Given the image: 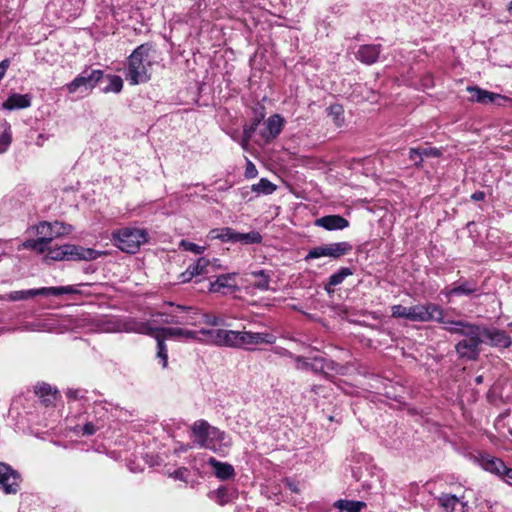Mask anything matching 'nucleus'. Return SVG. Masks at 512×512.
Instances as JSON below:
<instances>
[{"label":"nucleus","mask_w":512,"mask_h":512,"mask_svg":"<svg viewBox=\"0 0 512 512\" xmlns=\"http://www.w3.org/2000/svg\"><path fill=\"white\" fill-rule=\"evenodd\" d=\"M444 329L451 334L464 337L455 345V351L460 358L477 360L480 354V346L484 342L481 337L480 325L463 320H451Z\"/></svg>","instance_id":"f257e3e1"},{"label":"nucleus","mask_w":512,"mask_h":512,"mask_svg":"<svg viewBox=\"0 0 512 512\" xmlns=\"http://www.w3.org/2000/svg\"><path fill=\"white\" fill-rule=\"evenodd\" d=\"M151 46L147 43L138 46L128 57L125 78L131 85L146 83L151 78L152 66L149 54Z\"/></svg>","instance_id":"f03ea898"},{"label":"nucleus","mask_w":512,"mask_h":512,"mask_svg":"<svg viewBox=\"0 0 512 512\" xmlns=\"http://www.w3.org/2000/svg\"><path fill=\"white\" fill-rule=\"evenodd\" d=\"M148 232L137 227H122L112 232L113 244L122 252L134 254L148 242Z\"/></svg>","instance_id":"7ed1b4c3"},{"label":"nucleus","mask_w":512,"mask_h":512,"mask_svg":"<svg viewBox=\"0 0 512 512\" xmlns=\"http://www.w3.org/2000/svg\"><path fill=\"white\" fill-rule=\"evenodd\" d=\"M102 255V252L80 245L64 244L49 249L46 254L47 260L53 261H92Z\"/></svg>","instance_id":"20e7f679"},{"label":"nucleus","mask_w":512,"mask_h":512,"mask_svg":"<svg viewBox=\"0 0 512 512\" xmlns=\"http://www.w3.org/2000/svg\"><path fill=\"white\" fill-rule=\"evenodd\" d=\"M79 290L73 286H59V287H42L37 289H28L20 291H12L2 296L1 299L8 301H23L35 296H61L64 294H77Z\"/></svg>","instance_id":"39448f33"},{"label":"nucleus","mask_w":512,"mask_h":512,"mask_svg":"<svg viewBox=\"0 0 512 512\" xmlns=\"http://www.w3.org/2000/svg\"><path fill=\"white\" fill-rule=\"evenodd\" d=\"M410 321L414 322H438L447 326V322L450 320L445 319L444 317V309L432 302H428L425 304H417L411 306V317Z\"/></svg>","instance_id":"423d86ee"},{"label":"nucleus","mask_w":512,"mask_h":512,"mask_svg":"<svg viewBox=\"0 0 512 512\" xmlns=\"http://www.w3.org/2000/svg\"><path fill=\"white\" fill-rule=\"evenodd\" d=\"M448 302L455 297H475L480 295V287L475 279L460 278L441 290Z\"/></svg>","instance_id":"0eeeda50"},{"label":"nucleus","mask_w":512,"mask_h":512,"mask_svg":"<svg viewBox=\"0 0 512 512\" xmlns=\"http://www.w3.org/2000/svg\"><path fill=\"white\" fill-rule=\"evenodd\" d=\"M136 332L153 335L155 332L160 334L164 339L177 338L195 341L198 339V333L196 330H188L183 328H157L151 325V322H141L137 325Z\"/></svg>","instance_id":"6e6552de"},{"label":"nucleus","mask_w":512,"mask_h":512,"mask_svg":"<svg viewBox=\"0 0 512 512\" xmlns=\"http://www.w3.org/2000/svg\"><path fill=\"white\" fill-rule=\"evenodd\" d=\"M104 73L99 69H84L74 80L66 85L69 93L77 91H91L98 82L103 78Z\"/></svg>","instance_id":"1a4fd4ad"},{"label":"nucleus","mask_w":512,"mask_h":512,"mask_svg":"<svg viewBox=\"0 0 512 512\" xmlns=\"http://www.w3.org/2000/svg\"><path fill=\"white\" fill-rule=\"evenodd\" d=\"M352 249V244L346 241L317 246L309 250L304 260L309 261L320 257H331L337 259L341 256L347 255L352 251Z\"/></svg>","instance_id":"9d476101"},{"label":"nucleus","mask_w":512,"mask_h":512,"mask_svg":"<svg viewBox=\"0 0 512 512\" xmlns=\"http://www.w3.org/2000/svg\"><path fill=\"white\" fill-rule=\"evenodd\" d=\"M344 367L330 358L314 356L310 358L309 370L321 375L327 380L332 379V373L342 374Z\"/></svg>","instance_id":"9b49d317"},{"label":"nucleus","mask_w":512,"mask_h":512,"mask_svg":"<svg viewBox=\"0 0 512 512\" xmlns=\"http://www.w3.org/2000/svg\"><path fill=\"white\" fill-rule=\"evenodd\" d=\"M437 505L442 512H472L469 501L464 496H456L451 493H441L436 497Z\"/></svg>","instance_id":"f8f14e48"},{"label":"nucleus","mask_w":512,"mask_h":512,"mask_svg":"<svg viewBox=\"0 0 512 512\" xmlns=\"http://www.w3.org/2000/svg\"><path fill=\"white\" fill-rule=\"evenodd\" d=\"M275 341L276 337L272 333L239 331L238 348L252 350L255 345L262 343L271 345Z\"/></svg>","instance_id":"ddd939ff"},{"label":"nucleus","mask_w":512,"mask_h":512,"mask_svg":"<svg viewBox=\"0 0 512 512\" xmlns=\"http://www.w3.org/2000/svg\"><path fill=\"white\" fill-rule=\"evenodd\" d=\"M214 271V265L206 257H200L198 260L190 264L187 269L179 275L182 283L191 281L194 277L205 278L208 274Z\"/></svg>","instance_id":"4468645a"},{"label":"nucleus","mask_w":512,"mask_h":512,"mask_svg":"<svg viewBox=\"0 0 512 512\" xmlns=\"http://www.w3.org/2000/svg\"><path fill=\"white\" fill-rule=\"evenodd\" d=\"M20 475L11 466L0 462V489L6 494H16L19 490Z\"/></svg>","instance_id":"2eb2a0df"},{"label":"nucleus","mask_w":512,"mask_h":512,"mask_svg":"<svg viewBox=\"0 0 512 512\" xmlns=\"http://www.w3.org/2000/svg\"><path fill=\"white\" fill-rule=\"evenodd\" d=\"M36 231L38 235L49 238L52 242L54 238L70 234L73 231V227L70 224H65L63 222L55 221L50 223L44 221L37 225Z\"/></svg>","instance_id":"dca6fc26"},{"label":"nucleus","mask_w":512,"mask_h":512,"mask_svg":"<svg viewBox=\"0 0 512 512\" xmlns=\"http://www.w3.org/2000/svg\"><path fill=\"white\" fill-rule=\"evenodd\" d=\"M467 91L471 95L470 100L480 104L495 103L501 106L504 104V102L509 101V99L505 96L484 90L478 86H469L467 87Z\"/></svg>","instance_id":"f3484780"},{"label":"nucleus","mask_w":512,"mask_h":512,"mask_svg":"<svg viewBox=\"0 0 512 512\" xmlns=\"http://www.w3.org/2000/svg\"><path fill=\"white\" fill-rule=\"evenodd\" d=\"M208 446L205 449H209L215 453H225L232 445L231 438L220 429L212 427L210 435L207 439Z\"/></svg>","instance_id":"a211bd4d"},{"label":"nucleus","mask_w":512,"mask_h":512,"mask_svg":"<svg viewBox=\"0 0 512 512\" xmlns=\"http://www.w3.org/2000/svg\"><path fill=\"white\" fill-rule=\"evenodd\" d=\"M481 337L486 341L489 345L507 348L511 345L512 340L511 337L504 330H499L496 328H487L485 326L480 325Z\"/></svg>","instance_id":"6ab92c4d"},{"label":"nucleus","mask_w":512,"mask_h":512,"mask_svg":"<svg viewBox=\"0 0 512 512\" xmlns=\"http://www.w3.org/2000/svg\"><path fill=\"white\" fill-rule=\"evenodd\" d=\"M236 276V273L219 275L214 281L210 282L209 291L214 293L221 292L223 294L237 291Z\"/></svg>","instance_id":"aec40b11"},{"label":"nucleus","mask_w":512,"mask_h":512,"mask_svg":"<svg viewBox=\"0 0 512 512\" xmlns=\"http://www.w3.org/2000/svg\"><path fill=\"white\" fill-rule=\"evenodd\" d=\"M284 119L279 114L270 116L265 122L260 134L266 143L274 140L282 131Z\"/></svg>","instance_id":"412c9836"},{"label":"nucleus","mask_w":512,"mask_h":512,"mask_svg":"<svg viewBox=\"0 0 512 512\" xmlns=\"http://www.w3.org/2000/svg\"><path fill=\"white\" fill-rule=\"evenodd\" d=\"M212 427L206 420L200 419L195 421L191 426L192 436L194 437L193 445L199 448L208 446L207 439Z\"/></svg>","instance_id":"4be33fe9"},{"label":"nucleus","mask_w":512,"mask_h":512,"mask_svg":"<svg viewBox=\"0 0 512 512\" xmlns=\"http://www.w3.org/2000/svg\"><path fill=\"white\" fill-rule=\"evenodd\" d=\"M315 225L328 231L343 230L349 226V221L341 215H326L315 220Z\"/></svg>","instance_id":"5701e85b"},{"label":"nucleus","mask_w":512,"mask_h":512,"mask_svg":"<svg viewBox=\"0 0 512 512\" xmlns=\"http://www.w3.org/2000/svg\"><path fill=\"white\" fill-rule=\"evenodd\" d=\"M381 45L379 44H366L361 45L356 52V58L364 64H374L380 55Z\"/></svg>","instance_id":"b1692460"},{"label":"nucleus","mask_w":512,"mask_h":512,"mask_svg":"<svg viewBox=\"0 0 512 512\" xmlns=\"http://www.w3.org/2000/svg\"><path fill=\"white\" fill-rule=\"evenodd\" d=\"M479 464L485 471L495 474L499 478H502V472L506 466L500 458L489 454L481 455L479 458Z\"/></svg>","instance_id":"393cba45"},{"label":"nucleus","mask_w":512,"mask_h":512,"mask_svg":"<svg viewBox=\"0 0 512 512\" xmlns=\"http://www.w3.org/2000/svg\"><path fill=\"white\" fill-rule=\"evenodd\" d=\"M208 464L213 468L215 476L222 481L231 479L235 475L234 467L229 463L220 462L214 457H210Z\"/></svg>","instance_id":"a878e982"},{"label":"nucleus","mask_w":512,"mask_h":512,"mask_svg":"<svg viewBox=\"0 0 512 512\" xmlns=\"http://www.w3.org/2000/svg\"><path fill=\"white\" fill-rule=\"evenodd\" d=\"M31 106V97L28 94H11L2 104L3 109H25Z\"/></svg>","instance_id":"bb28decb"},{"label":"nucleus","mask_w":512,"mask_h":512,"mask_svg":"<svg viewBox=\"0 0 512 512\" xmlns=\"http://www.w3.org/2000/svg\"><path fill=\"white\" fill-rule=\"evenodd\" d=\"M153 319L150 321L151 325L154 326L155 323H163V324H174L180 325L182 323H187L186 320H180V315L177 311L175 312H166L160 311L152 315Z\"/></svg>","instance_id":"cd10ccee"},{"label":"nucleus","mask_w":512,"mask_h":512,"mask_svg":"<svg viewBox=\"0 0 512 512\" xmlns=\"http://www.w3.org/2000/svg\"><path fill=\"white\" fill-rule=\"evenodd\" d=\"M236 232L237 231L230 227L215 228L209 231L208 238L211 240L217 239L225 243H235Z\"/></svg>","instance_id":"c85d7f7f"},{"label":"nucleus","mask_w":512,"mask_h":512,"mask_svg":"<svg viewBox=\"0 0 512 512\" xmlns=\"http://www.w3.org/2000/svg\"><path fill=\"white\" fill-rule=\"evenodd\" d=\"M353 275V270L349 267H341L337 272L330 275L328 282L325 284V290L328 293L334 291L333 287L341 284L348 276Z\"/></svg>","instance_id":"c756f323"},{"label":"nucleus","mask_w":512,"mask_h":512,"mask_svg":"<svg viewBox=\"0 0 512 512\" xmlns=\"http://www.w3.org/2000/svg\"><path fill=\"white\" fill-rule=\"evenodd\" d=\"M196 333H198V339L195 340L196 342L218 346L219 339L221 338L220 329L202 328L197 330Z\"/></svg>","instance_id":"7c9ffc66"},{"label":"nucleus","mask_w":512,"mask_h":512,"mask_svg":"<svg viewBox=\"0 0 512 512\" xmlns=\"http://www.w3.org/2000/svg\"><path fill=\"white\" fill-rule=\"evenodd\" d=\"M12 141L11 126L5 120L0 118V153H4Z\"/></svg>","instance_id":"2f4dec72"},{"label":"nucleus","mask_w":512,"mask_h":512,"mask_svg":"<svg viewBox=\"0 0 512 512\" xmlns=\"http://www.w3.org/2000/svg\"><path fill=\"white\" fill-rule=\"evenodd\" d=\"M334 507L345 512H361L366 507V503L363 501L339 499L334 503Z\"/></svg>","instance_id":"473e14b6"},{"label":"nucleus","mask_w":512,"mask_h":512,"mask_svg":"<svg viewBox=\"0 0 512 512\" xmlns=\"http://www.w3.org/2000/svg\"><path fill=\"white\" fill-rule=\"evenodd\" d=\"M218 346L238 348L239 331L220 329Z\"/></svg>","instance_id":"72a5a7b5"},{"label":"nucleus","mask_w":512,"mask_h":512,"mask_svg":"<svg viewBox=\"0 0 512 512\" xmlns=\"http://www.w3.org/2000/svg\"><path fill=\"white\" fill-rule=\"evenodd\" d=\"M167 305L171 307H175L177 311L181 313H185L184 315H180V320H186L187 323H182L181 325H196V319L195 315H197L196 309L190 306H183V305H175L172 302H167Z\"/></svg>","instance_id":"f704fd0d"},{"label":"nucleus","mask_w":512,"mask_h":512,"mask_svg":"<svg viewBox=\"0 0 512 512\" xmlns=\"http://www.w3.org/2000/svg\"><path fill=\"white\" fill-rule=\"evenodd\" d=\"M152 336L157 341V354H156V358L159 360L161 366L163 368H166L167 367V363H168V349H167V346L165 344V339L160 334H158L157 332H155Z\"/></svg>","instance_id":"c9c22d12"},{"label":"nucleus","mask_w":512,"mask_h":512,"mask_svg":"<svg viewBox=\"0 0 512 512\" xmlns=\"http://www.w3.org/2000/svg\"><path fill=\"white\" fill-rule=\"evenodd\" d=\"M35 393L38 395L42 402L48 406L55 400V393L52 391V387L49 384L42 383L35 387Z\"/></svg>","instance_id":"e433bc0d"},{"label":"nucleus","mask_w":512,"mask_h":512,"mask_svg":"<svg viewBox=\"0 0 512 512\" xmlns=\"http://www.w3.org/2000/svg\"><path fill=\"white\" fill-rule=\"evenodd\" d=\"M262 242V235L258 231H250L248 233L236 232L235 243L243 245L260 244Z\"/></svg>","instance_id":"4c0bfd02"},{"label":"nucleus","mask_w":512,"mask_h":512,"mask_svg":"<svg viewBox=\"0 0 512 512\" xmlns=\"http://www.w3.org/2000/svg\"><path fill=\"white\" fill-rule=\"evenodd\" d=\"M276 185L267 178H261L258 183L252 185V191L257 194L270 195L276 190Z\"/></svg>","instance_id":"58836bf2"},{"label":"nucleus","mask_w":512,"mask_h":512,"mask_svg":"<svg viewBox=\"0 0 512 512\" xmlns=\"http://www.w3.org/2000/svg\"><path fill=\"white\" fill-rule=\"evenodd\" d=\"M93 418L96 423H102L104 426L105 421L108 419V408L106 403L95 402L92 409Z\"/></svg>","instance_id":"ea45409f"},{"label":"nucleus","mask_w":512,"mask_h":512,"mask_svg":"<svg viewBox=\"0 0 512 512\" xmlns=\"http://www.w3.org/2000/svg\"><path fill=\"white\" fill-rule=\"evenodd\" d=\"M261 119L256 118L250 125H245L243 128V134L241 138V146L243 148H246V146L249 144L253 134L257 130V127L260 123Z\"/></svg>","instance_id":"a19ab883"},{"label":"nucleus","mask_w":512,"mask_h":512,"mask_svg":"<svg viewBox=\"0 0 512 512\" xmlns=\"http://www.w3.org/2000/svg\"><path fill=\"white\" fill-rule=\"evenodd\" d=\"M108 85L105 86L102 91L104 93L114 92L119 93L123 88V80L118 75H108Z\"/></svg>","instance_id":"79ce46f5"},{"label":"nucleus","mask_w":512,"mask_h":512,"mask_svg":"<svg viewBox=\"0 0 512 512\" xmlns=\"http://www.w3.org/2000/svg\"><path fill=\"white\" fill-rule=\"evenodd\" d=\"M328 115L333 118L337 126H341L344 122V109L340 104H332L327 108Z\"/></svg>","instance_id":"37998d69"},{"label":"nucleus","mask_w":512,"mask_h":512,"mask_svg":"<svg viewBox=\"0 0 512 512\" xmlns=\"http://www.w3.org/2000/svg\"><path fill=\"white\" fill-rule=\"evenodd\" d=\"M209 497L218 502L220 505H224L229 501L227 489L225 487H219L218 489L210 492Z\"/></svg>","instance_id":"c03bdc74"},{"label":"nucleus","mask_w":512,"mask_h":512,"mask_svg":"<svg viewBox=\"0 0 512 512\" xmlns=\"http://www.w3.org/2000/svg\"><path fill=\"white\" fill-rule=\"evenodd\" d=\"M392 316L394 318H404L410 321L411 317V306L405 307L403 305L392 306Z\"/></svg>","instance_id":"a18cd8bd"},{"label":"nucleus","mask_w":512,"mask_h":512,"mask_svg":"<svg viewBox=\"0 0 512 512\" xmlns=\"http://www.w3.org/2000/svg\"><path fill=\"white\" fill-rule=\"evenodd\" d=\"M102 423H96L93 420L87 421L81 428L82 435L91 436L102 429Z\"/></svg>","instance_id":"49530a36"},{"label":"nucleus","mask_w":512,"mask_h":512,"mask_svg":"<svg viewBox=\"0 0 512 512\" xmlns=\"http://www.w3.org/2000/svg\"><path fill=\"white\" fill-rule=\"evenodd\" d=\"M180 247L183 248L185 251H189L197 255L204 253V251L206 250L205 246H200L187 240H182L180 242Z\"/></svg>","instance_id":"de8ad7c7"},{"label":"nucleus","mask_w":512,"mask_h":512,"mask_svg":"<svg viewBox=\"0 0 512 512\" xmlns=\"http://www.w3.org/2000/svg\"><path fill=\"white\" fill-rule=\"evenodd\" d=\"M295 368L300 371H309L310 357L294 355Z\"/></svg>","instance_id":"09e8293b"},{"label":"nucleus","mask_w":512,"mask_h":512,"mask_svg":"<svg viewBox=\"0 0 512 512\" xmlns=\"http://www.w3.org/2000/svg\"><path fill=\"white\" fill-rule=\"evenodd\" d=\"M408 157L411 161H413L414 165L417 168H421L423 166V159L422 155L420 154V147L410 148Z\"/></svg>","instance_id":"8fccbe9b"},{"label":"nucleus","mask_w":512,"mask_h":512,"mask_svg":"<svg viewBox=\"0 0 512 512\" xmlns=\"http://www.w3.org/2000/svg\"><path fill=\"white\" fill-rule=\"evenodd\" d=\"M51 241L49 238H46L44 236H40L38 239H36V246L35 251L38 253H44L49 251L50 249Z\"/></svg>","instance_id":"3c124183"},{"label":"nucleus","mask_w":512,"mask_h":512,"mask_svg":"<svg viewBox=\"0 0 512 512\" xmlns=\"http://www.w3.org/2000/svg\"><path fill=\"white\" fill-rule=\"evenodd\" d=\"M420 154L422 159L426 158H438L442 155V151L435 147H420Z\"/></svg>","instance_id":"603ef678"},{"label":"nucleus","mask_w":512,"mask_h":512,"mask_svg":"<svg viewBox=\"0 0 512 512\" xmlns=\"http://www.w3.org/2000/svg\"><path fill=\"white\" fill-rule=\"evenodd\" d=\"M270 279V275L262 277L258 281L253 283V287L261 291H267L270 289Z\"/></svg>","instance_id":"864d4df0"},{"label":"nucleus","mask_w":512,"mask_h":512,"mask_svg":"<svg viewBox=\"0 0 512 512\" xmlns=\"http://www.w3.org/2000/svg\"><path fill=\"white\" fill-rule=\"evenodd\" d=\"M189 474H190L189 470L185 467H182V468L175 470L172 474H170V476L176 480L187 482Z\"/></svg>","instance_id":"5fc2aeb1"},{"label":"nucleus","mask_w":512,"mask_h":512,"mask_svg":"<svg viewBox=\"0 0 512 512\" xmlns=\"http://www.w3.org/2000/svg\"><path fill=\"white\" fill-rule=\"evenodd\" d=\"M258 174L256 166L247 159L246 169H245V177L248 179L255 178Z\"/></svg>","instance_id":"6e6d98bb"},{"label":"nucleus","mask_w":512,"mask_h":512,"mask_svg":"<svg viewBox=\"0 0 512 512\" xmlns=\"http://www.w3.org/2000/svg\"><path fill=\"white\" fill-rule=\"evenodd\" d=\"M272 352L280 357H287L290 359H293L294 355L292 352H290L288 349L280 346H275L272 348Z\"/></svg>","instance_id":"4d7b16f0"},{"label":"nucleus","mask_w":512,"mask_h":512,"mask_svg":"<svg viewBox=\"0 0 512 512\" xmlns=\"http://www.w3.org/2000/svg\"><path fill=\"white\" fill-rule=\"evenodd\" d=\"M81 393H82V391L79 389H68L66 392V396L69 399L77 400V399H80L83 397V395Z\"/></svg>","instance_id":"13d9d810"},{"label":"nucleus","mask_w":512,"mask_h":512,"mask_svg":"<svg viewBox=\"0 0 512 512\" xmlns=\"http://www.w3.org/2000/svg\"><path fill=\"white\" fill-rule=\"evenodd\" d=\"M506 483L512 485V468L505 466L502 472V478Z\"/></svg>","instance_id":"bf43d9fd"},{"label":"nucleus","mask_w":512,"mask_h":512,"mask_svg":"<svg viewBox=\"0 0 512 512\" xmlns=\"http://www.w3.org/2000/svg\"><path fill=\"white\" fill-rule=\"evenodd\" d=\"M205 323L212 326H218L222 323V320L216 316L205 315Z\"/></svg>","instance_id":"052dcab7"},{"label":"nucleus","mask_w":512,"mask_h":512,"mask_svg":"<svg viewBox=\"0 0 512 512\" xmlns=\"http://www.w3.org/2000/svg\"><path fill=\"white\" fill-rule=\"evenodd\" d=\"M485 198V193L483 191H475L471 195V199L474 201H481Z\"/></svg>","instance_id":"680f3d73"},{"label":"nucleus","mask_w":512,"mask_h":512,"mask_svg":"<svg viewBox=\"0 0 512 512\" xmlns=\"http://www.w3.org/2000/svg\"><path fill=\"white\" fill-rule=\"evenodd\" d=\"M25 248H29L35 251L36 239L27 240L23 243Z\"/></svg>","instance_id":"e2e57ef3"},{"label":"nucleus","mask_w":512,"mask_h":512,"mask_svg":"<svg viewBox=\"0 0 512 512\" xmlns=\"http://www.w3.org/2000/svg\"><path fill=\"white\" fill-rule=\"evenodd\" d=\"M251 275L254 276V277H258L260 279V278L268 276L270 274L267 271H265V270H258V271H253L251 273Z\"/></svg>","instance_id":"0e129e2a"},{"label":"nucleus","mask_w":512,"mask_h":512,"mask_svg":"<svg viewBox=\"0 0 512 512\" xmlns=\"http://www.w3.org/2000/svg\"><path fill=\"white\" fill-rule=\"evenodd\" d=\"M195 445L192 444H186V445H181L177 450L180 451V452H186L187 450L193 448Z\"/></svg>","instance_id":"69168bd1"},{"label":"nucleus","mask_w":512,"mask_h":512,"mask_svg":"<svg viewBox=\"0 0 512 512\" xmlns=\"http://www.w3.org/2000/svg\"><path fill=\"white\" fill-rule=\"evenodd\" d=\"M287 486L289 487V489H290L292 492H295V493H297V492H298L297 485H296L294 482H292V481L287 482Z\"/></svg>","instance_id":"338daca9"},{"label":"nucleus","mask_w":512,"mask_h":512,"mask_svg":"<svg viewBox=\"0 0 512 512\" xmlns=\"http://www.w3.org/2000/svg\"><path fill=\"white\" fill-rule=\"evenodd\" d=\"M507 10H508L509 13L512 14V0L510 1V3L507 6Z\"/></svg>","instance_id":"774afa93"}]
</instances>
